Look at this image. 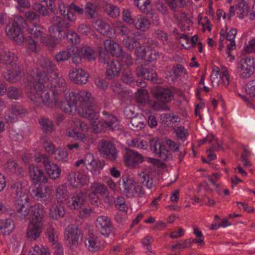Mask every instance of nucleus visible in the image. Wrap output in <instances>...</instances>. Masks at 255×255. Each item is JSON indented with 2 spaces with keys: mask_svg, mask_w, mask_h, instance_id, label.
Wrapping results in <instances>:
<instances>
[{
  "mask_svg": "<svg viewBox=\"0 0 255 255\" xmlns=\"http://www.w3.org/2000/svg\"><path fill=\"white\" fill-rule=\"evenodd\" d=\"M41 84V82H37L35 78L28 80L27 86V89L29 90L28 97L37 106L42 105L49 107L53 106L55 103L53 95L50 97L49 92L44 90L49 86V82L43 85Z\"/></svg>",
  "mask_w": 255,
  "mask_h": 255,
  "instance_id": "nucleus-1",
  "label": "nucleus"
},
{
  "mask_svg": "<svg viewBox=\"0 0 255 255\" xmlns=\"http://www.w3.org/2000/svg\"><path fill=\"white\" fill-rule=\"evenodd\" d=\"M11 188L15 193V215L20 220L26 219L30 213L31 207L29 196L23 192L22 184L20 182L13 183Z\"/></svg>",
  "mask_w": 255,
  "mask_h": 255,
  "instance_id": "nucleus-2",
  "label": "nucleus"
},
{
  "mask_svg": "<svg viewBox=\"0 0 255 255\" xmlns=\"http://www.w3.org/2000/svg\"><path fill=\"white\" fill-rule=\"evenodd\" d=\"M150 146L151 150L157 157L162 160L166 161L171 155V152L166 148V146L173 152H176L179 149L180 144L166 137L162 143L158 140H151Z\"/></svg>",
  "mask_w": 255,
  "mask_h": 255,
  "instance_id": "nucleus-3",
  "label": "nucleus"
},
{
  "mask_svg": "<svg viewBox=\"0 0 255 255\" xmlns=\"http://www.w3.org/2000/svg\"><path fill=\"white\" fill-rule=\"evenodd\" d=\"M38 63L42 70L38 69L35 75L29 80L35 78L37 82H41V84L43 85V84L49 82L50 77L56 75L57 68L55 64L51 59L45 57H40Z\"/></svg>",
  "mask_w": 255,
  "mask_h": 255,
  "instance_id": "nucleus-4",
  "label": "nucleus"
},
{
  "mask_svg": "<svg viewBox=\"0 0 255 255\" xmlns=\"http://www.w3.org/2000/svg\"><path fill=\"white\" fill-rule=\"evenodd\" d=\"M50 21L52 26L49 28V32L56 40L61 38V32H64L70 26V24L66 19L59 16L52 17Z\"/></svg>",
  "mask_w": 255,
  "mask_h": 255,
  "instance_id": "nucleus-5",
  "label": "nucleus"
},
{
  "mask_svg": "<svg viewBox=\"0 0 255 255\" xmlns=\"http://www.w3.org/2000/svg\"><path fill=\"white\" fill-rule=\"evenodd\" d=\"M65 239L71 248L77 247L82 240V233L78 227L75 225L67 226L64 232Z\"/></svg>",
  "mask_w": 255,
  "mask_h": 255,
  "instance_id": "nucleus-6",
  "label": "nucleus"
},
{
  "mask_svg": "<svg viewBox=\"0 0 255 255\" xmlns=\"http://www.w3.org/2000/svg\"><path fill=\"white\" fill-rule=\"evenodd\" d=\"M99 151L103 156L110 161H114L118 157V150L114 144L110 140L102 139L99 142Z\"/></svg>",
  "mask_w": 255,
  "mask_h": 255,
  "instance_id": "nucleus-7",
  "label": "nucleus"
},
{
  "mask_svg": "<svg viewBox=\"0 0 255 255\" xmlns=\"http://www.w3.org/2000/svg\"><path fill=\"white\" fill-rule=\"evenodd\" d=\"M254 59L250 57L242 58L238 64L237 71L243 78H248L253 74L255 70Z\"/></svg>",
  "mask_w": 255,
  "mask_h": 255,
  "instance_id": "nucleus-8",
  "label": "nucleus"
},
{
  "mask_svg": "<svg viewBox=\"0 0 255 255\" xmlns=\"http://www.w3.org/2000/svg\"><path fill=\"white\" fill-rule=\"evenodd\" d=\"M86 198V190L74 192L67 201V206L71 210H79L85 204Z\"/></svg>",
  "mask_w": 255,
  "mask_h": 255,
  "instance_id": "nucleus-9",
  "label": "nucleus"
},
{
  "mask_svg": "<svg viewBox=\"0 0 255 255\" xmlns=\"http://www.w3.org/2000/svg\"><path fill=\"white\" fill-rule=\"evenodd\" d=\"M96 227L101 235L108 238L113 233L114 227L111 220L106 216H99L96 221Z\"/></svg>",
  "mask_w": 255,
  "mask_h": 255,
  "instance_id": "nucleus-10",
  "label": "nucleus"
},
{
  "mask_svg": "<svg viewBox=\"0 0 255 255\" xmlns=\"http://www.w3.org/2000/svg\"><path fill=\"white\" fill-rule=\"evenodd\" d=\"M75 97V104L78 110L81 112V109L89 107L93 104V98L90 92L87 91H81L78 93L73 92Z\"/></svg>",
  "mask_w": 255,
  "mask_h": 255,
  "instance_id": "nucleus-11",
  "label": "nucleus"
},
{
  "mask_svg": "<svg viewBox=\"0 0 255 255\" xmlns=\"http://www.w3.org/2000/svg\"><path fill=\"white\" fill-rule=\"evenodd\" d=\"M67 181L73 188H81L89 181L88 177L79 172H71L67 174Z\"/></svg>",
  "mask_w": 255,
  "mask_h": 255,
  "instance_id": "nucleus-12",
  "label": "nucleus"
},
{
  "mask_svg": "<svg viewBox=\"0 0 255 255\" xmlns=\"http://www.w3.org/2000/svg\"><path fill=\"white\" fill-rule=\"evenodd\" d=\"M137 182L132 178L125 176L122 178V184L119 182L120 189L128 198L134 197V193Z\"/></svg>",
  "mask_w": 255,
  "mask_h": 255,
  "instance_id": "nucleus-13",
  "label": "nucleus"
},
{
  "mask_svg": "<svg viewBox=\"0 0 255 255\" xmlns=\"http://www.w3.org/2000/svg\"><path fill=\"white\" fill-rule=\"evenodd\" d=\"M73 92L66 94L65 101L62 102L60 109L62 111L69 114L74 115L78 112V108L75 104V97Z\"/></svg>",
  "mask_w": 255,
  "mask_h": 255,
  "instance_id": "nucleus-14",
  "label": "nucleus"
},
{
  "mask_svg": "<svg viewBox=\"0 0 255 255\" xmlns=\"http://www.w3.org/2000/svg\"><path fill=\"white\" fill-rule=\"evenodd\" d=\"M124 157L126 164L131 167H136L143 161V156L141 154L131 149L127 150Z\"/></svg>",
  "mask_w": 255,
  "mask_h": 255,
  "instance_id": "nucleus-15",
  "label": "nucleus"
},
{
  "mask_svg": "<svg viewBox=\"0 0 255 255\" xmlns=\"http://www.w3.org/2000/svg\"><path fill=\"white\" fill-rule=\"evenodd\" d=\"M5 31L6 34L11 36L18 44L20 45L23 42L24 37L21 29L16 25L12 23H8L6 26Z\"/></svg>",
  "mask_w": 255,
  "mask_h": 255,
  "instance_id": "nucleus-16",
  "label": "nucleus"
},
{
  "mask_svg": "<svg viewBox=\"0 0 255 255\" xmlns=\"http://www.w3.org/2000/svg\"><path fill=\"white\" fill-rule=\"evenodd\" d=\"M53 90L54 93L59 94L65 92L66 83L65 79L62 77L59 76V74L56 72V75L50 77L49 81V85Z\"/></svg>",
  "mask_w": 255,
  "mask_h": 255,
  "instance_id": "nucleus-17",
  "label": "nucleus"
},
{
  "mask_svg": "<svg viewBox=\"0 0 255 255\" xmlns=\"http://www.w3.org/2000/svg\"><path fill=\"white\" fill-rule=\"evenodd\" d=\"M43 229V224L29 221L26 236L29 240L35 241L39 237Z\"/></svg>",
  "mask_w": 255,
  "mask_h": 255,
  "instance_id": "nucleus-18",
  "label": "nucleus"
},
{
  "mask_svg": "<svg viewBox=\"0 0 255 255\" xmlns=\"http://www.w3.org/2000/svg\"><path fill=\"white\" fill-rule=\"evenodd\" d=\"M70 80L77 84H85L88 81L89 74L82 69L75 68L69 72Z\"/></svg>",
  "mask_w": 255,
  "mask_h": 255,
  "instance_id": "nucleus-19",
  "label": "nucleus"
},
{
  "mask_svg": "<svg viewBox=\"0 0 255 255\" xmlns=\"http://www.w3.org/2000/svg\"><path fill=\"white\" fill-rule=\"evenodd\" d=\"M53 188L52 186L40 184L32 192L37 200L46 201L51 194Z\"/></svg>",
  "mask_w": 255,
  "mask_h": 255,
  "instance_id": "nucleus-20",
  "label": "nucleus"
},
{
  "mask_svg": "<svg viewBox=\"0 0 255 255\" xmlns=\"http://www.w3.org/2000/svg\"><path fill=\"white\" fill-rule=\"evenodd\" d=\"M152 94L158 101L165 103L170 102L173 98L172 93L169 89L160 87H155L152 90Z\"/></svg>",
  "mask_w": 255,
  "mask_h": 255,
  "instance_id": "nucleus-21",
  "label": "nucleus"
},
{
  "mask_svg": "<svg viewBox=\"0 0 255 255\" xmlns=\"http://www.w3.org/2000/svg\"><path fill=\"white\" fill-rule=\"evenodd\" d=\"M121 65L118 61L109 59L107 61L106 76L109 79L118 77L121 71Z\"/></svg>",
  "mask_w": 255,
  "mask_h": 255,
  "instance_id": "nucleus-22",
  "label": "nucleus"
},
{
  "mask_svg": "<svg viewBox=\"0 0 255 255\" xmlns=\"http://www.w3.org/2000/svg\"><path fill=\"white\" fill-rule=\"evenodd\" d=\"M136 74L138 77H141L144 79L153 82H155L157 78V74L152 69L143 65L137 67Z\"/></svg>",
  "mask_w": 255,
  "mask_h": 255,
  "instance_id": "nucleus-23",
  "label": "nucleus"
},
{
  "mask_svg": "<svg viewBox=\"0 0 255 255\" xmlns=\"http://www.w3.org/2000/svg\"><path fill=\"white\" fill-rule=\"evenodd\" d=\"M135 53L138 57L150 62L156 60L159 57L158 52L152 49L145 51L142 48V46H140L139 48L136 49Z\"/></svg>",
  "mask_w": 255,
  "mask_h": 255,
  "instance_id": "nucleus-24",
  "label": "nucleus"
},
{
  "mask_svg": "<svg viewBox=\"0 0 255 255\" xmlns=\"http://www.w3.org/2000/svg\"><path fill=\"white\" fill-rule=\"evenodd\" d=\"M32 216L30 221L37 223H43L45 214L43 206L40 204H36L31 206Z\"/></svg>",
  "mask_w": 255,
  "mask_h": 255,
  "instance_id": "nucleus-25",
  "label": "nucleus"
},
{
  "mask_svg": "<svg viewBox=\"0 0 255 255\" xmlns=\"http://www.w3.org/2000/svg\"><path fill=\"white\" fill-rule=\"evenodd\" d=\"M23 74L21 67L17 69H8L4 73L3 77L7 81L15 83L21 79Z\"/></svg>",
  "mask_w": 255,
  "mask_h": 255,
  "instance_id": "nucleus-26",
  "label": "nucleus"
},
{
  "mask_svg": "<svg viewBox=\"0 0 255 255\" xmlns=\"http://www.w3.org/2000/svg\"><path fill=\"white\" fill-rule=\"evenodd\" d=\"M3 59L6 65L7 69L21 67L17 56L13 53L9 51L5 52L3 55Z\"/></svg>",
  "mask_w": 255,
  "mask_h": 255,
  "instance_id": "nucleus-27",
  "label": "nucleus"
},
{
  "mask_svg": "<svg viewBox=\"0 0 255 255\" xmlns=\"http://www.w3.org/2000/svg\"><path fill=\"white\" fill-rule=\"evenodd\" d=\"M132 24L136 29L144 32L149 29L150 22L145 17L138 15L134 17Z\"/></svg>",
  "mask_w": 255,
  "mask_h": 255,
  "instance_id": "nucleus-28",
  "label": "nucleus"
},
{
  "mask_svg": "<svg viewBox=\"0 0 255 255\" xmlns=\"http://www.w3.org/2000/svg\"><path fill=\"white\" fill-rule=\"evenodd\" d=\"M104 43L106 50L112 55L119 56L123 53V49L118 43L110 39H106Z\"/></svg>",
  "mask_w": 255,
  "mask_h": 255,
  "instance_id": "nucleus-29",
  "label": "nucleus"
},
{
  "mask_svg": "<svg viewBox=\"0 0 255 255\" xmlns=\"http://www.w3.org/2000/svg\"><path fill=\"white\" fill-rule=\"evenodd\" d=\"M15 226L14 222L10 218L0 220V231L3 236L10 234L13 231Z\"/></svg>",
  "mask_w": 255,
  "mask_h": 255,
  "instance_id": "nucleus-30",
  "label": "nucleus"
},
{
  "mask_svg": "<svg viewBox=\"0 0 255 255\" xmlns=\"http://www.w3.org/2000/svg\"><path fill=\"white\" fill-rule=\"evenodd\" d=\"M85 245L88 250L92 252H96L100 248L98 237L93 234L89 235L85 241Z\"/></svg>",
  "mask_w": 255,
  "mask_h": 255,
  "instance_id": "nucleus-31",
  "label": "nucleus"
},
{
  "mask_svg": "<svg viewBox=\"0 0 255 255\" xmlns=\"http://www.w3.org/2000/svg\"><path fill=\"white\" fill-rule=\"evenodd\" d=\"M49 215L52 219L58 220L64 216V207L61 205L53 204L49 209Z\"/></svg>",
  "mask_w": 255,
  "mask_h": 255,
  "instance_id": "nucleus-32",
  "label": "nucleus"
},
{
  "mask_svg": "<svg viewBox=\"0 0 255 255\" xmlns=\"http://www.w3.org/2000/svg\"><path fill=\"white\" fill-rule=\"evenodd\" d=\"M236 11L238 16L243 18L249 12L248 4L245 0H238L236 4Z\"/></svg>",
  "mask_w": 255,
  "mask_h": 255,
  "instance_id": "nucleus-33",
  "label": "nucleus"
},
{
  "mask_svg": "<svg viewBox=\"0 0 255 255\" xmlns=\"http://www.w3.org/2000/svg\"><path fill=\"white\" fill-rule=\"evenodd\" d=\"M91 195H107L108 193V190L107 186L104 184L99 182H94L91 186Z\"/></svg>",
  "mask_w": 255,
  "mask_h": 255,
  "instance_id": "nucleus-34",
  "label": "nucleus"
},
{
  "mask_svg": "<svg viewBox=\"0 0 255 255\" xmlns=\"http://www.w3.org/2000/svg\"><path fill=\"white\" fill-rule=\"evenodd\" d=\"M29 174L33 182L37 184L41 179L44 172L38 167L31 165L29 168Z\"/></svg>",
  "mask_w": 255,
  "mask_h": 255,
  "instance_id": "nucleus-35",
  "label": "nucleus"
},
{
  "mask_svg": "<svg viewBox=\"0 0 255 255\" xmlns=\"http://www.w3.org/2000/svg\"><path fill=\"white\" fill-rule=\"evenodd\" d=\"M82 116L92 121L98 119L99 113L93 108L92 105L89 107L81 109Z\"/></svg>",
  "mask_w": 255,
  "mask_h": 255,
  "instance_id": "nucleus-36",
  "label": "nucleus"
},
{
  "mask_svg": "<svg viewBox=\"0 0 255 255\" xmlns=\"http://www.w3.org/2000/svg\"><path fill=\"white\" fill-rule=\"evenodd\" d=\"M138 38L136 39L134 37L127 36L123 39V44L128 50L132 51L137 47V45H138V48L141 46L140 43L138 42Z\"/></svg>",
  "mask_w": 255,
  "mask_h": 255,
  "instance_id": "nucleus-37",
  "label": "nucleus"
},
{
  "mask_svg": "<svg viewBox=\"0 0 255 255\" xmlns=\"http://www.w3.org/2000/svg\"><path fill=\"white\" fill-rule=\"evenodd\" d=\"M144 117L137 116L130 119V128L133 130L139 131L144 127Z\"/></svg>",
  "mask_w": 255,
  "mask_h": 255,
  "instance_id": "nucleus-38",
  "label": "nucleus"
},
{
  "mask_svg": "<svg viewBox=\"0 0 255 255\" xmlns=\"http://www.w3.org/2000/svg\"><path fill=\"white\" fill-rule=\"evenodd\" d=\"M45 170L49 177L53 180H55L60 177L61 169L55 164L51 163Z\"/></svg>",
  "mask_w": 255,
  "mask_h": 255,
  "instance_id": "nucleus-39",
  "label": "nucleus"
},
{
  "mask_svg": "<svg viewBox=\"0 0 255 255\" xmlns=\"http://www.w3.org/2000/svg\"><path fill=\"white\" fill-rule=\"evenodd\" d=\"M39 123L43 131L47 133H51L54 129L53 123L47 118H41L39 120Z\"/></svg>",
  "mask_w": 255,
  "mask_h": 255,
  "instance_id": "nucleus-40",
  "label": "nucleus"
},
{
  "mask_svg": "<svg viewBox=\"0 0 255 255\" xmlns=\"http://www.w3.org/2000/svg\"><path fill=\"white\" fill-rule=\"evenodd\" d=\"M134 4L142 12L148 13L151 10V5L149 0H133Z\"/></svg>",
  "mask_w": 255,
  "mask_h": 255,
  "instance_id": "nucleus-41",
  "label": "nucleus"
},
{
  "mask_svg": "<svg viewBox=\"0 0 255 255\" xmlns=\"http://www.w3.org/2000/svg\"><path fill=\"white\" fill-rule=\"evenodd\" d=\"M98 8L92 3H87L85 5V13L88 18L94 19L98 17Z\"/></svg>",
  "mask_w": 255,
  "mask_h": 255,
  "instance_id": "nucleus-42",
  "label": "nucleus"
},
{
  "mask_svg": "<svg viewBox=\"0 0 255 255\" xmlns=\"http://www.w3.org/2000/svg\"><path fill=\"white\" fill-rule=\"evenodd\" d=\"M104 8L106 13L111 17L116 18L120 15L119 8L113 4L106 3Z\"/></svg>",
  "mask_w": 255,
  "mask_h": 255,
  "instance_id": "nucleus-43",
  "label": "nucleus"
},
{
  "mask_svg": "<svg viewBox=\"0 0 255 255\" xmlns=\"http://www.w3.org/2000/svg\"><path fill=\"white\" fill-rule=\"evenodd\" d=\"M81 53L83 58L88 61H93L96 58V53L94 50L89 46H85L81 48Z\"/></svg>",
  "mask_w": 255,
  "mask_h": 255,
  "instance_id": "nucleus-44",
  "label": "nucleus"
},
{
  "mask_svg": "<svg viewBox=\"0 0 255 255\" xmlns=\"http://www.w3.org/2000/svg\"><path fill=\"white\" fill-rule=\"evenodd\" d=\"M68 195L67 187L64 185H60L56 188L55 196L58 201L61 202L66 200L68 198Z\"/></svg>",
  "mask_w": 255,
  "mask_h": 255,
  "instance_id": "nucleus-45",
  "label": "nucleus"
},
{
  "mask_svg": "<svg viewBox=\"0 0 255 255\" xmlns=\"http://www.w3.org/2000/svg\"><path fill=\"white\" fill-rule=\"evenodd\" d=\"M104 123L106 129L113 130L118 128L120 122L116 117L113 115H108V117L105 119Z\"/></svg>",
  "mask_w": 255,
  "mask_h": 255,
  "instance_id": "nucleus-46",
  "label": "nucleus"
},
{
  "mask_svg": "<svg viewBox=\"0 0 255 255\" xmlns=\"http://www.w3.org/2000/svg\"><path fill=\"white\" fill-rule=\"evenodd\" d=\"M169 73L170 74L169 78H171L173 81L174 77L176 78L182 74H186V70L183 65L178 64L172 67L171 71Z\"/></svg>",
  "mask_w": 255,
  "mask_h": 255,
  "instance_id": "nucleus-47",
  "label": "nucleus"
},
{
  "mask_svg": "<svg viewBox=\"0 0 255 255\" xmlns=\"http://www.w3.org/2000/svg\"><path fill=\"white\" fill-rule=\"evenodd\" d=\"M22 90L15 87H10L7 91V95L9 99L17 100L22 97Z\"/></svg>",
  "mask_w": 255,
  "mask_h": 255,
  "instance_id": "nucleus-48",
  "label": "nucleus"
},
{
  "mask_svg": "<svg viewBox=\"0 0 255 255\" xmlns=\"http://www.w3.org/2000/svg\"><path fill=\"white\" fill-rule=\"evenodd\" d=\"M136 101L141 104H146L149 100V95L145 89H139L135 94Z\"/></svg>",
  "mask_w": 255,
  "mask_h": 255,
  "instance_id": "nucleus-49",
  "label": "nucleus"
},
{
  "mask_svg": "<svg viewBox=\"0 0 255 255\" xmlns=\"http://www.w3.org/2000/svg\"><path fill=\"white\" fill-rule=\"evenodd\" d=\"M43 27L39 24H34L29 28L28 31L30 36L31 37L35 38H43Z\"/></svg>",
  "mask_w": 255,
  "mask_h": 255,
  "instance_id": "nucleus-50",
  "label": "nucleus"
},
{
  "mask_svg": "<svg viewBox=\"0 0 255 255\" xmlns=\"http://www.w3.org/2000/svg\"><path fill=\"white\" fill-rule=\"evenodd\" d=\"M174 133L178 139L184 141L188 135V132L184 127L179 126L174 128Z\"/></svg>",
  "mask_w": 255,
  "mask_h": 255,
  "instance_id": "nucleus-51",
  "label": "nucleus"
},
{
  "mask_svg": "<svg viewBox=\"0 0 255 255\" xmlns=\"http://www.w3.org/2000/svg\"><path fill=\"white\" fill-rule=\"evenodd\" d=\"M26 46L29 50L34 53H37L39 50V45L38 42L32 39L31 36H28L25 39Z\"/></svg>",
  "mask_w": 255,
  "mask_h": 255,
  "instance_id": "nucleus-52",
  "label": "nucleus"
},
{
  "mask_svg": "<svg viewBox=\"0 0 255 255\" xmlns=\"http://www.w3.org/2000/svg\"><path fill=\"white\" fill-rule=\"evenodd\" d=\"M140 179V184L145 186L147 188L151 189L155 187V185L153 182V177L151 175L144 174L143 175L141 176Z\"/></svg>",
  "mask_w": 255,
  "mask_h": 255,
  "instance_id": "nucleus-53",
  "label": "nucleus"
},
{
  "mask_svg": "<svg viewBox=\"0 0 255 255\" xmlns=\"http://www.w3.org/2000/svg\"><path fill=\"white\" fill-rule=\"evenodd\" d=\"M73 50L71 49H68L60 51L55 55V59L57 62H62L67 60L71 56Z\"/></svg>",
  "mask_w": 255,
  "mask_h": 255,
  "instance_id": "nucleus-54",
  "label": "nucleus"
},
{
  "mask_svg": "<svg viewBox=\"0 0 255 255\" xmlns=\"http://www.w3.org/2000/svg\"><path fill=\"white\" fill-rule=\"evenodd\" d=\"M237 33V30L236 28H232L228 32L226 35V39L230 41V44L228 45L229 49H235L236 47L235 38Z\"/></svg>",
  "mask_w": 255,
  "mask_h": 255,
  "instance_id": "nucleus-55",
  "label": "nucleus"
},
{
  "mask_svg": "<svg viewBox=\"0 0 255 255\" xmlns=\"http://www.w3.org/2000/svg\"><path fill=\"white\" fill-rule=\"evenodd\" d=\"M122 80L124 83L130 84L133 82V74L128 66L124 68L122 72Z\"/></svg>",
  "mask_w": 255,
  "mask_h": 255,
  "instance_id": "nucleus-56",
  "label": "nucleus"
},
{
  "mask_svg": "<svg viewBox=\"0 0 255 255\" xmlns=\"http://www.w3.org/2000/svg\"><path fill=\"white\" fill-rule=\"evenodd\" d=\"M33 9L43 16H49L50 12L46 7L43 4L35 2L33 4Z\"/></svg>",
  "mask_w": 255,
  "mask_h": 255,
  "instance_id": "nucleus-57",
  "label": "nucleus"
},
{
  "mask_svg": "<svg viewBox=\"0 0 255 255\" xmlns=\"http://www.w3.org/2000/svg\"><path fill=\"white\" fill-rule=\"evenodd\" d=\"M91 125L93 130L96 133L101 132L102 130L106 129L104 121L101 122L98 119L91 122Z\"/></svg>",
  "mask_w": 255,
  "mask_h": 255,
  "instance_id": "nucleus-58",
  "label": "nucleus"
},
{
  "mask_svg": "<svg viewBox=\"0 0 255 255\" xmlns=\"http://www.w3.org/2000/svg\"><path fill=\"white\" fill-rule=\"evenodd\" d=\"M115 31L120 35H128L129 32V29L122 23H117L115 26Z\"/></svg>",
  "mask_w": 255,
  "mask_h": 255,
  "instance_id": "nucleus-59",
  "label": "nucleus"
},
{
  "mask_svg": "<svg viewBox=\"0 0 255 255\" xmlns=\"http://www.w3.org/2000/svg\"><path fill=\"white\" fill-rule=\"evenodd\" d=\"M24 16L26 20L30 22H39L40 19V16L39 14L32 10H28L25 12Z\"/></svg>",
  "mask_w": 255,
  "mask_h": 255,
  "instance_id": "nucleus-60",
  "label": "nucleus"
},
{
  "mask_svg": "<svg viewBox=\"0 0 255 255\" xmlns=\"http://www.w3.org/2000/svg\"><path fill=\"white\" fill-rule=\"evenodd\" d=\"M67 38L68 41L73 44L79 43L81 40L79 35L73 30H68Z\"/></svg>",
  "mask_w": 255,
  "mask_h": 255,
  "instance_id": "nucleus-61",
  "label": "nucleus"
},
{
  "mask_svg": "<svg viewBox=\"0 0 255 255\" xmlns=\"http://www.w3.org/2000/svg\"><path fill=\"white\" fill-rule=\"evenodd\" d=\"M105 165V161L95 160L91 166L88 167V170L92 171H99L103 168Z\"/></svg>",
  "mask_w": 255,
  "mask_h": 255,
  "instance_id": "nucleus-62",
  "label": "nucleus"
},
{
  "mask_svg": "<svg viewBox=\"0 0 255 255\" xmlns=\"http://www.w3.org/2000/svg\"><path fill=\"white\" fill-rule=\"evenodd\" d=\"M116 207L119 210L123 212H127L128 206L125 203V199L122 196H119L117 198L115 201Z\"/></svg>",
  "mask_w": 255,
  "mask_h": 255,
  "instance_id": "nucleus-63",
  "label": "nucleus"
},
{
  "mask_svg": "<svg viewBox=\"0 0 255 255\" xmlns=\"http://www.w3.org/2000/svg\"><path fill=\"white\" fill-rule=\"evenodd\" d=\"M35 160L37 163L42 164L45 169L52 163L49 160V156L44 154H40L35 158Z\"/></svg>",
  "mask_w": 255,
  "mask_h": 255,
  "instance_id": "nucleus-64",
  "label": "nucleus"
}]
</instances>
